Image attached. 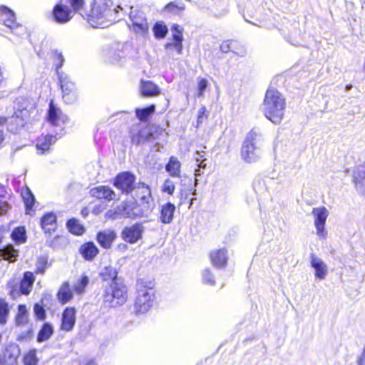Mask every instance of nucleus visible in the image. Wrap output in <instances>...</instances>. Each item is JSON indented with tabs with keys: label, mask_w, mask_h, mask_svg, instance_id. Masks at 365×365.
<instances>
[{
	"label": "nucleus",
	"mask_w": 365,
	"mask_h": 365,
	"mask_svg": "<svg viewBox=\"0 0 365 365\" xmlns=\"http://www.w3.org/2000/svg\"><path fill=\"white\" fill-rule=\"evenodd\" d=\"M156 301L155 283L153 280L139 279L136 282L133 312L138 316L148 312Z\"/></svg>",
	"instance_id": "f257e3e1"
},
{
	"label": "nucleus",
	"mask_w": 365,
	"mask_h": 365,
	"mask_svg": "<svg viewBox=\"0 0 365 365\" xmlns=\"http://www.w3.org/2000/svg\"><path fill=\"white\" fill-rule=\"evenodd\" d=\"M112 6V0H94L91 11L88 14V22L93 27L107 26V22L115 20V14L118 9H123L120 6H118L117 9L111 10Z\"/></svg>",
	"instance_id": "f03ea898"
},
{
	"label": "nucleus",
	"mask_w": 365,
	"mask_h": 365,
	"mask_svg": "<svg viewBox=\"0 0 365 365\" xmlns=\"http://www.w3.org/2000/svg\"><path fill=\"white\" fill-rule=\"evenodd\" d=\"M128 299V287L123 282L106 286L102 295L106 307L115 308L125 304Z\"/></svg>",
	"instance_id": "7ed1b4c3"
},
{
	"label": "nucleus",
	"mask_w": 365,
	"mask_h": 365,
	"mask_svg": "<svg viewBox=\"0 0 365 365\" xmlns=\"http://www.w3.org/2000/svg\"><path fill=\"white\" fill-rule=\"evenodd\" d=\"M285 106V99L277 90L274 88H269L267 90L263 103L265 112L274 114L283 111Z\"/></svg>",
	"instance_id": "20e7f679"
},
{
	"label": "nucleus",
	"mask_w": 365,
	"mask_h": 365,
	"mask_svg": "<svg viewBox=\"0 0 365 365\" xmlns=\"http://www.w3.org/2000/svg\"><path fill=\"white\" fill-rule=\"evenodd\" d=\"M260 136V133L257 132L255 128L248 133L240 151L241 157L245 162L251 163L258 160L257 148L255 145V141Z\"/></svg>",
	"instance_id": "39448f33"
},
{
	"label": "nucleus",
	"mask_w": 365,
	"mask_h": 365,
	"mask_svg": "<svg viewBox=\"0 0 365 365\" xmlns=\"http://www.w3.org/2000/svg\"><path fill=\"white\" fill-rule=\"evenodd\" d=\"M58 81L62 92V98L66 103H72L77 100V89L70 76L63 72H58Z\"/></svg>",
	"instance_id": "423d86ee"
},
{
	"label": "nucleus",
	"mask_w": 365,
	"mask_h": 365,
	"mask_svg": "<svg viewBox=\"0 0 365 365\" xmlns=\"http://www.w3.org/2000/svg\"><path fill=\"white\" fill-rule=\"evenodd\" d=\"M163 132V129L159 125L149 124L142 128L136 134H133L131 141L133 144L139 145L158 138Z\"/></svg>",
	"instance_id": "0eeeda50"
},
{
	"label": "nucleus",
	"mask_w": 365,
	"mask_h": 365,
	"mask_svg": "<svg viewBox=\"0 0 365 365\" xmlns=\"http://www.w3.org/2000/svg\"><path fill=\"white\" fill-rule=\"evenodd\" d=\"M0 23L16 36H21L24 33V27L16 21L15 14L12 10L5 6H0Z\"/></svg>",
	"instance_id": "6e6552de"
},
{
	"label": "nucleus",
	"mask_w": 365,
	"mask_h": 365,
	"mask_svg": "<svg viewBox=\"0 0 365 365\" xmlns=\"http://www.w3.org/2000/svg\"><path fill=\"white\" fill-rule=\"evenodd\" d=\"M135 176L128 171L119 173L113 179V185L123 194L131 193L135 188Z\"/></svg>",
	"instance_id": "1a4fd4ad"
},
{
	"label": "nucleus",
	"mask_w": 365,
	"mask_h": 365,
	"mask_svg": "<svg viewBox=\"0 0 365 365\" xmlns=\"http://www.w3.org/2000/svg\"><path fill=\"white\" fill-rule=\"evenodd\" d=\"M21 349L18 344L9 343L0 352V365H19Z\"/></svg>",
	"instance_id": "9d476101"
},
{
	"label": "nucleus",
	"mask_w": 365,
	"mask_h": 365,
	"mask_svg": "<svg viewBox=\"0 0 365 365\" xmlns=\"http://www.w3.org/2000/svg\"><path fill=\"white\" fill-rule=\"evenodd\" d=\"M312 214L314 216V223L319 237L325 239L327 232L325 230V224L329 216V211L324 206L314 207L312 209Z\"/></svg>",
	"instance_id": "9b49d317"
},
{
	"label": "nucleus",
	"mask_w": 365,
	"mask_h": 365,
	"mask_svg": "<svg viewBox=\"0 0 365 365\" xmlns=\"http://www.w3.org/2000/svg\"><path fill=\"white\" fill-rule=\"evenodd\" d=\"M143 231L144 228L142 224L137 222L130 226L125 227L121 231L120 235L125 242L129 244H135L142 238Z\"/></svg>",
	"instance_id": "f8f14e48"
},
{
	"label": "nucleus",
	"mask_w": 365,
	"mask_h": 365,
	"mask_svg": "<svg viewBox=\"0 0 365 365\" xmlns=\"http://www.w3.org/2000/svg\"><path fill=\"white\" fill-rule=\"evenodd\" d=\"M76 322V309L73 307H66L61 316L60 330L64 332L71 331Z\"/></svg>",
	"instance_id": "ddd939ff"
},
{
	"label": "nucleus",
	"mask_w": 365,
	"mask_h": 365,
	"mask_svg": "<svg viewBox=\"0 0 365 365\" xmlns=\"http://www.w3.org/2000/svg\"><path fill=\"white\" fill-rule=\"evenodd\" d=\"M14 114H31L36 110V104L34 100L24 97H19L13 104Z\"/></svg>",
	"instance_id": "4468645a"
},
{
	"label": "nucleus",
	"mask_w": 365,
	"mask_h": 365,
	"mask_svg": "<svg viewBox=\"0 0 365 365\" xmlns=\"http://www.w3.org/2000/svg\"><path fill=\"white\" fill-rule=\"evenodd\" d=\"M130 19L133 31L140 34H145L148 31V24L145 14L142 11H131Z\"/></svg>",
	"instance_id": "2eb2a0df"
},
{
	"label": "nucleus",
	"mask_w": 365,
	"mask_h": 365,
	"mask_svg": "<svg viewBox=\"0 0 365 365\" xmlns=\"http://www.w3.org/2000/svg\"><path fill=\"white\" fill-rule=\"evenodd\" d=\"M117 239V233L113 229H106L96 233V240L101 247L109 250Z\"/></svg>",
	"instance_id": "dca6fc26"
},
{
	"label": "nucleus",
	"mask_w": 365,
	"mask_h": 365,
	"mask_svg": "<svg viewBox=\"0 0 365 365\" xmlns=\"http://www.w3.org/2000/svg\"><path fill=\"white\" fill-rule=\"evenodd\" d=\"M99 277L103 283L107 286L113 285L120 282L118 277V271L114 266L109 264L105 266L99 272Z\"/></svg>",
	"instance_id": "f3484780"
},
{
	"label": "nucleus",
	"mask_w": 365,
	"mask_h": 365,
	"mask_svg": "<svg viewBox=\"0 0 365 365\" xmlns=\"http://www.w3.org/2000/svg\"><path fill=\"white\" fill-rule=\"evenodd\" d=\"M78 252L85 261L92 262L99 255L100 251L93 241H87L79 247Z\"/></svg>",
	"instance_id": "a211bd4d"
},
{
	"label": "nucleus",
	"mask_w": 365,
	"mask_h": 365,
	"mask_svg": "<svg viewBox=\"0 0 365 365\" xmlns=\"http://www.w3.org/2000/svg\"><path fill=\"white\" fill-rule=\"evenodd\" d=\"M133 191L134 197L143 205H148L152 200L151 190L150 187L144 182H138L135 185Z\"/></svg>",
	"instance_id": "6ab92c4d"
},
{
	"label": "nucleus",
	"mask_w": 365,
	"mask_h": 365,
	"mask_svg": "<svg viewBox=\"0 0 365 365\" xmlns=\"http://www.w3.org/2000/svg\"><path fill=\"white\" fill-rule=\"evenodd\" d=\"M40 225L45 233H53L57 228L56 215L53 212H46L41 217Z\"/></svg>",
	"instance_id": "aec40b11"
},
{
	"label": "nucleus",
	"mask_w": 365,
	"mask_h": 365,
	"mask_svg": "<svg viewBox=\"0 0 365 365\" xmlns=\"http://www.w3.org/2000/svg\"><path fill=\"white\" fill-rule=\"evenodd\" d=\"M53 15L56 21L66 23L72 18L73 11L68 6L59 4L54 6Z\"/></svg>",
	"instance_id": "412c9836"
},
{
	"label": "nucleus",
	"mask_w": 365,
	"mask_h": 365,
	"mask_svg": "<svg viewBox=\"0 0 365 365\" xmlns=\"http://www.w3.org/2000/svg\"><path fill=\"white\" fill-rule=\"evenodd\" d=\"M90 195L91 197L98 200H105L110 201L113 199L115 195L114 191L109 187L106 185H99L94 187L90 190Z\"/></svg>",
	"instance_id": "4be33fe9"
},
{
	"label": "nucleus",
	"mask_w": 365,
	"mask_h": 365,
	"mask_svg": "<svg viewBox=\"0 0 365 365\" xmlns=\"http://www.w3.org/2000/svg\"><path fill=\"white\" fill-rule=\"evenodd\" d=\"M29 322V313L26 304H20L17 306V312L14 316V323L16 327L22 328Z\"/></svg>",
	"instance_id": "5701e85b"
},
{
	"label": "nucleus",
	"mask_w": 365,
	"mask_h": 365,
	"mask_svg": "<svg viewBox=\"0 0 365 365\" xmlns=\"http://www.w3.org/2000/svg\"><path fill=\"white\" fill-rule=\"evenodd\" d=\"M21 197L25 206V213L31 215L34 212L36 199L31 190L25 186L21 191Z\"/></svg>",
	"instance_id": "b1692460"
},
{
	"label": "nucleus",
	"mask_w": 365,
	"mask_h": 365,
	"mask_svg": "<svg viewBox=\"0 0 365 365\" xmlns=\"http://www.w3.org/2000/svg\"><path fill=\"white\" fill-rule=\"evenodd\" d=\"M36 277L34 273L31 271H26L19 282L21 294L28 296L31 294Z\"/></svg>",
	"instance_id": "393cba45"
},
{
	"label": "nucleus",
	"mask_w": 365,
	"mask_h": 365,
	"mask_svg": "<svg viewBox=\"0 0 365 365\" xmlns=\"http://www.w3.org/2000/svg\"><path fill=\"white\" fill-rule=\"evenodd\" d=\"M310 265L314 269V276L319 279H323L327 274V267L325 263L314 254L310 255Z\"/></svg>",
	"instance_id": "a878e982"
},
{
	"label": "nucleus",
	"mask_w": 365,
	"mask_h": 365,
	"mask_svg": "<svg viewBox=\"0 0 365 365\" xmlns=\"http://www.w3.org/2000/svg\"><path fill=\"white\" fill-rule=\"evenodd\" d=\"M227 251L225 248H221L212 251L210 254V258L212 264L217 267L226 266L227 263Z\"/></svg>",
	"instance_id": "bb28decb"
},
{
	"label": "nucleus",
	"mask_w": 365,
	"mask_h": 365,
	"mask_svg": "<svg viewBox=\"0 0 365 365\" xmlns=\"http://www.w3.org/2000/svg\"><path fill=\"white\" fill-rule=\"evenodd\" d=\"M181 163L175 156H170L168 162L165 166V170L169 175L174 178H181Z\"/></svg>",
	"instance_id": "cd10ccee"
},
{
	"label": "nucleus",
	"mask_w": 365,
	"mask_h": 365,
	"mask_svg": "<svg viewBox=\"0 0 365 365\" xmlns=\"http://www.w3.org/2000/svg\"><path fill=\"white\" fill-rule=\"evenodd\" d=\"M54 334L53 325L48 322H44L41 326L36 335V341L45 342L49 340Z\"/></svg>",
	"instance_id": "c85d7f7f"
},
{
	"label": "nucleus",
	"mask_w": 365,
	"mask_h": 365,
	"mask_svg": "<svg viewBox=\"0 0 365 365\" xmlns=\"http://www.w3.org/2000/svg\"><path fill=\"white\" fill-rule=\"evenodd\" d=\"M56 297L58 301L61 304H65L73 299V294L71 289L68 282H64L62 283L56 294Z\"/></svg>",
	"instance_id": "c756f323"
},
{
	"label": "nucleus",
	"mask_w": 365,
	"mask_h": 365,
	"mask_svg": "<svg viewBox=\"0 0 365 365\" xmlns=\"http://www.w3.org/2000/svg\"><path fill=\"white\" fill-rule=\"evenodd\" d=\"M66 227L68 231L75 236H81L86 232V227L77 218L72 217L66 221Z\"/></svg>",
	"instance_id": "7c9ffc66"
},
{
	"label": "nucleus",
	"mask_w": 365,
	"mask_h": 365,
	"mask_svg": "<svg viewBox=\"0 0 365 365\" xmlns=\"http://www.w3.org/2000/svg\"><path fill=\"white\" fill-rule=\"evenodd\" d=\"M175 206L170 202L164 204L160 210V220L164 224L171 222L173 218Z\"/></svg>",
	"instance_id": "2f4dec72"
},
{
	"label": "nucleus",
	"mask_w": 365,
	"mask_h": 365,
	"mask_svg": "<svg viewBox=\"0 0 365 365\" xmlns=\"http://www.w3.org/2000/svg\"><path fill=\"white\" fill-rule=\"evenodd\" d=\"M140 92L144 96H155L160 93L159 87L150 81H142Z\"/></svg>",
	"instance_id": "473e14b6"
},
{
	"label": "nucleus",
	"mask_w": 365,
	"mask_h": 365,
	"mask_svg": "<svg viewBox=\"0 0 365 365\" xmlns=\"http://www.w3.org/2000/svg\"><path fill=\"white\" fill-rule=\"evenodd\" d=\"M18 257V250L11 245H7L0 249V259L14 262Z\"/></svg>",
	"instance_id": "72a5a7b5"
},
{
	"label": "nucleus",
	"mask_w": 365,
	"mask_h": 365,
	"mask_svg": "<svg viewBox=\"0 0 365 365\" xmlns=\"http://www.w3.org/2000/svg\"><path fill=\"white\" fill-rule=\"evenodd\" d=\"M56 138L52 135H41L37 139L36 148L37 150H41V153L49 150L51 144L55 142Z\"/></svg>",
	"instance_id": "f704fd0d"
},
{
	"label": "nucleus",
	"mask_w": 365,
	"mask_h": 365,
	"mask_svg": "<svg viewBox=\"0 0 365 365\" xmlns=\"http://www.w3.org/2000/svg\"><path fill=\"white\" fill-rule=\"evenodd\" d=\"M21 361L24 365H38L39 359L37 356V349H29L24 354Z\"/></svg>",
	"instance_id": "c9c22d12"
},
{
	"label": "nucleus",
	"mask_w": 365,
	"mask_h": 365,
	"mask_svg": "<svg viewBox=\"0 0 365 365\" xmlns=\"http://www.w3.org/2000/svg\"><path fill=\"white\" fill-rule=\"evenodd\" d=\"M10 315V306L6 299L0 297V325L7 324Z\"/></svg>",
	"instance_id": "e433bc0d"
},
{
	"label": "nucleus",
	"mask_w": 365,
	"mask_h": 365,
	"mask_svg": "<svg viewBox=\"0 0 365 365\" xmlns=\"http://www.w3.org/2000/svg\"><path fill=\"white\" fill-rule=\"evenodd\" d=\"M11 237L16 243H24L26 241L25 227L24 226L15 227L11 232Z\"/></svg>",
	"instance_id": "4c0bfd02"
},
{
	"label": "nucleus",
	"mask_w": 365,
	"mask_h": 365,
	"mask_svg": "<svg viewBox=\"0 0 365 365\" xmlns=\"http://www.w3.org/2000/svg\"><path fill=\"white\" fill-rule=\"evenodd\" d=\"M33 312L36 321L44 322L46 319V312L42 302L41 303L36 302L34 304Z\"/></svg>",
	"instance_id": "58836bf2"
},
{
	"label": "nucleus",
	"mask_w": 365,
	"mask_h": 365,
	"mask_svg": "<svg viewBox=\"0 0 365 365\" xmlns=\"http://www.w3.org/2000/svg\"><path fill=\"white\" fill-rule=\"evenodd\" d=\"M153 31L156 38L162 39L166 36L168 29L163 22L160 21L155 24Z\"/></svg>",
	"instance_id": "ea45409f"
},
{
	"label": "nucleus",
	"mask_w": 365,
	"mask_h": 365,
	"mask_svg": "<svg viewBox=\"0 0 365 365\" xmlns=\"http://www.w3.org/2000/svg\"><path fill=\"white\" fill-rule=\"evenodd\" d=\"M7 287L9 289V295L13 300H16L21 296L24 295L21 294V287H18L14 280L8 282Z\"/></svg>",
	"instance_id": "a19ab883"
},
{
	"label": "nucleus",
	"mask_w": 365,
	"mask_h": 365,
	"mask_svg": "<svg viewBox=\"0 0 365 365\" xmlns=\"http://www.w3.org/2000/svg\"><path fill=\"white\" fill-rule=\"evenodd\" d=\"M89 283V278L88 277L83 274L81 276L80 279H78L77 284L74 287V290L78 294H82L85 292L86 287L88 286Z\"/></svg>",
	"instance_id": "79ce46f5"
},
{
	"label": "nucleus",
	"mask_w": 365,
	"mask_h": 365,
	"mask_svg": "<svg viewBox=\"0 0 365 365\" xmlns=\"http://www.w3.org/2000/svg\"><path fill=\"white\" fill-rule=\"evenodd\" d=\"M165 48L168 50L174 49L177 51L178 54H181L182 51V40L180 39L179 35L175 36V40L172 43H167Z\"/></svg>",
	"instance_id": "37998d69"
},
{
	"label": "nucleus",
	"mask_w": 365,
	"mask_h": 365,
	"mask_svg": "<svg viewBox=\"0 0 365 365\" xmlns=\"http://www.w3.org/2000/svg\"><path fill=\"white\" fill-rule=\"evenodd\" d=\"M184 9L185 5L180 1L170 2L164 8L165 11L170 14H178V11H182Z\"/></svg>",
	"instance_id": "c03bdc74"
},
{
	"label": "nucleus",
	"mask_w": 365,
	"mask_h": 365,
	"mask_svg": "<svg viewBox=\"0 0 365 365\" xmlns=\"http://www.w3.org/2000/svg\"><path fill=\"white\" fill-rule=\"evenodd\" d=\"M298 24H294V31L291 34H289L287 36L284 31H283V35L284 36V38L287 41L289 42L292 45L298 46L299 45V41L297 39V37L299 36V31L297 29V26Z\"/></svg>",
	"instance_id": "a18cd8bd"
},
{
	"label": "nucleus",
	"mask_w": 365,
	"mask_h": 365,
	"mask_svg": "<svg viewBox=\"0 0 365 365\" xmlns=\"http://www.w3.org/2000/svg\"><path fill=\"white\" fill-rule=\"evenodd\" d=\"M48 267V260L46 257H41L36 262V267L34 271V274H43L45 273Z\"/></svg>",
	"instance_id": "49530a36"
},
{
	"label": "nucleus",
	"mask_w": 365,
	"mask_h": 365,
	"mask_svg": "<svg viewBox=\"0 0 365 365\" xmlns=\"http://www.w3.org/2000/svg\"><path fill=\"white\" fill-rule=\"evenodd\" d=\"M46 120L50 125L53 127L60 126L61 130H63L62 125H63L64 121L61 119L60 115H47Z\"/></svg>",
	"instance_id": "de8ad7c7"
},
{
	"label": "nucleus",
	"mask_w": 365,
	"mask_h": 365,
	"mask_svg": "<svg viewBox=\"0 0 365 365\" xmlns=\"http://www.w3.org/2000/svg\"><path fill=\"white\" fill-rule=\"evenodd\" d=\"M202 282L207 285H214L215 284V277L210 269H205L202 272Z\"/></svg>",
	"instance_id": "09e8293b"
},
{
	"label": "nucleus",
	"mask_w": 365,
	"mask_h": 365,
	"mask_svg": "<svg viewBox=\"0 0 365 365\" xmlns=\"http://www.w3.org/2000/svg\"><path fill=\"white\" fill-rule=\"evenodd\" d=\"M33 335L34 330L31 327H30L26 331L19 334L16 337V340L18 341H26L30 340L33 337Z\"/></svg>",
	"instance_id": "8fccbe9b"
},
{
	"label": "nucleus",
	"mask_w": 365,
	"mask_h": 365,
	"mask_svg": "<svg viewBox=\"0 0 365 365\" xmlns=\"http://www.w3.org/2000/svg\"><path fill=\"white\" fill-rule=\"evenodd\" d=\"M175 190V186L174 183L169 179L165 180L162 186V191L171 195L174 193Z\"/></svg>",
	"instance_id": "3c124183"
},
{
	"label": "nucleus",
	"mask_w": 365,
	"mask_h": 365,
	"mask_svg": "<svg viewBox=\"0 0 365 365\" xmlns=\"http://www.w3.org/2000/svg\"><path fill=\"white\" fill-rule=\"evenodd\" d=\"M121 53H123L121 51H118V52L114 51L113 53L111 51H109V61L113 63H122L121 59L124 58L121 56Z\"/></svg>",
	"instance_id": "603ef678"
},
{
	"label": "nucleus",
	"mask_w": 365,
	"mask_h": 365,
	"mask_svg": "<svg viewBox=\"0 0 365 365\" xmlns=\"http://www.w3.org/2000/svg\"><path fill=\"white\" fill-rule=\"evenodd\" d=\"M229 10L227 9V6L225 5L222 6V8L220 9H218L217 8H214L211 10V14L212 16L215 17H222L227 14Z\"/></svg>",
	"instance_id": "864d4df0"
},
{
	"label": "nucleus",
	"mask_w": 365,
	"mask_h": 365,
	"mask_svg": "<svg viewBox=\"0 0 365 365\" xmlns=\"http://www.w3.org/2000/svg\"><path fill=\"white\" fill-rule=\"evenodd\" d=\"M155 108L154 105H150L144 108H137L135 114H153L155 112Z\"/></svg>",
	"instance_id": "5fc2aeb1"
},
{
	"label": "nucleus",
	"mask_w": 365,
	"mask_h": 365,
	"mask_svg": "<svg viewBox=\"0 0 365 365\" xmlns=\"http://www.w3.org/2000/svg\"><path fill=\"white\" fill-rule=\"evenodd\" d=\"M68 2L73 8V12L79 11L84 5V0H68Z\"/></svg>",
	"instance_id": "6e6d98bb"
},
{
	"label": "nucleus",
	"mask_w": 365,
	"mask_h": 365,
	"mask_svg": "<svg viewBox=\"0 0 365 365\" xmlns=\"http://www.w3.org/2000/svg\"><path fill=\"white\" fill-rule=\"evenodd\" d=\"M207 81L205 78H201L197 83L198 96H201L207 87Z\"/></svg>",
	"instance_id": "4d7b16f0"
},
{
	"label": "nucleus",
	"mask_w": 365,
	"mask_h": 365,
	"mask_svg": "<svg viewBox=\"0 0 365 365\" xmlns=\"http://www.w3.org/2000/svg\"><path fill=\"white\" fill-rule=\"evenodd\" d=\"M56 53V61L55 66L56 69V73L59 71L60 68L63 66L64 62V58L61 53H58L57 51H55Z\"/></svg>",
	"instance_id": "13d9d810"
},
{
	"label": "nucleus",
	"mask_w": 365,
	"mask_h": 365,
	"mask_svg": "<svg viewBox=\"0 0 365 365\" xmlns=\"http://www.w3.org/2000/svg\"><path fill=\"white\" fill-rule=\"evenodd\" d=\"M243 17H244V19H245V21H247V23L251 24H252L254 26H258V27H263L264 26L265 19L264 17H262V18H256V19H255L256 21L255 22L251 21L250 20L247 19L245 15H244Z\"/></svg>",
	"instance_id": "bf43d9fd"
},
{
	"label": "nucleus",
	"mask_w": 365,
	"mask_h": 365,
	"mask_svg": "<svg viewBox=\"0 0 365 365\" xmlns=\"http://www.w3.org/2000/svg\"><path fill=\"white\" fill-rule=\"evenodd\" d=\"M171 30L173 32V38L175 40V36L179 35L180 36V39L183 40L182 37V29L178 24H174L171 27Z\"/></svg>",
	"instance_id": "052dcab7"
},
{
	"label": "nucleus",
	"mask_w": 365,
	"mask_h": 365,
	"mask_svg": "<svg viewBox=\"0 0 365 365\" xmlns=\"http://www.w3.org/2000/svg\"><path fill=\"white\" fill-rule=\"evenodd\" d=\"M232 43L233 42L230 41L222 42V43L220 45L221 51L223 53H227L229 51H231Z\"/></svg>",
	"instance_id": "680f3d73"
},
{
	"label": "nucleus",
	"mask_w": 365,
	"mask_h": 365,
	"mask_svg": "<svg viewBox=\"0 0 365 365\" xmlns=\"http://www.w3.org/2000/svg\"><path fill=\"white\" fill-rule=\"evenodd\" d=\"M11 118H14V122L16 124V128H23L25 125L23 123L22 115H11Z\"/></svg>",
	"instance_id": "e2e57ef3"
},
{
	"label": "nucleus",
	"mask_w": 365,
	"mask_h": 365,
	"mask_svg": "<svg viewBox=\"0 0 365 365\" xmlns=\"http://www.w3.org/2000/svg\"><path fill=\"white\" fill-rule=\"evenodd\" d=\"M58 110L57 106L54 104L53 101L51 100L47 114H58Z\"/></svg>",
	"instance_id": "0e129e2a"
},
{
	"label": "nucleus",
	"mask_w": 365,
	"mask_h": 365,
	"mask_svg": "<svg viewBox=\"0 0 365 365\" xmlns=\"http://www.w3.org/2000/svg\"><path fill=\"white\" fill-rule=\"evenodd\" d=\"M358 365H365V346L363 348L361 354L358 359Z\"/></svg>",
	"instance_id": "69168bd1"
},
{
	"label": "nucleus",
	"mask_w": 365,
	"mask_h": 365,
	"mask_svg": "<svg viewBox=\"0 0 365 365\" xmlns=\"http://www.w3.org/2000/svg\"><path fill=\"white\" fill-rule=\"evenodd\" d=\"M282 115H268L269 120L274 123L279 122L282 119Z\"/></svg>",
	"instance_id": "338daca9"
},
{
	"label": "nucleus",
	"mask_w": 365,
	"mask_h": 365,
	"mask_svg": "<svg viewBox=\"0 0 365 365\" xmlns=\"http://www.w3.org/2000/svg\"><path fill=\"white\" fill-rule=\"evenodd\" d=\"M88 214H89V210H88V208L87 207H83V208L81 209V215H82V217H83V218L87 217H88Z\"/></svg>",
	"instance_id": "774afa93"
}]
</instances>
